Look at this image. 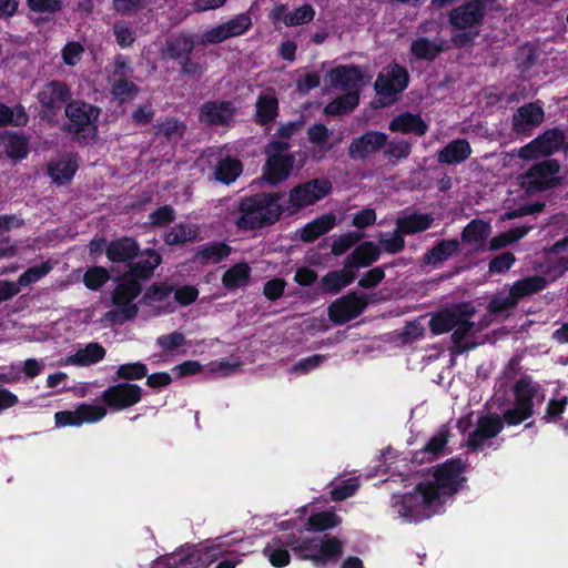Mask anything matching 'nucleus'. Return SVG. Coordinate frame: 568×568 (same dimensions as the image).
I'll return each instance as SVG.
<instances>
[{
    "mask_svg": "<svg viewBox=\"0 0 568 568\" xmlns=\"http://www.w3.org/2000/svg\"><path fill=\"white\" fill-rule=\"evenodd\" d=\"M465 462L459 457L447 459L434 468L433 481L418 483L410 493L393 495L392 507L399 517L409 523L429 519L456 495L466 483L463 476Z\"/></svg>",
    "mask_w": 568,
    "mask_h": 568,
    "instance_id": "1",
    "label": "nucleus"
},
{
    "mask_svg": "<svg viewBox=\"0 0 568 568\" xmlns=\"http://www.w3.org/2000/svg\"><path fill=\"white\" fill-rule=\"evenodd\" d=\"M540 385L530 377L524 376L513 386V406L505 409L503 415L497 413L483 415L477 420V427L467 438V447L471 452H479L487 439L496 437L504 426H518L535 414L534 399L538 396Z\"/></svg>",
    "mask_w": 568,
    "mask_h": 568,
    "instance_id": "2",
    "label": "nucleus"
},
{
    "mask_svg": "<svg viewBox=\"0 0 568 568\" xmlns=\"http://www.w3.org/2000/svg\"><path fill=\"white\" fill-rule=\"evenodd\" d=\"M284 192H260L244 196L239 203L235 225L243 231H258L276 224L285 212L281 203Z\"/></svg>",
    "mask_w": 568,
    "mask_h": 568,
    "instance_id": "3",
    "label": "nucleus"
},
{
    "mask_svg": "<svg viewBox=\"0 0 568 568\" xmlns=\"http://www.w3.org/2000/svg\"><path fill=\"white\" fill-rule=\"evenodd\" d=\"M296 558L311 560L317 568L327 564H337L343 556V542L339 538L329 534L321 537H298L295 534L287 535V544Z\"/></svg>",
    "mask_w": 568,
    "mask_h": 568,
    "instance_id": "4",
    "label": "nucleus"
},
{
    "mask_svg": "<svg viewBox=\"0 0 568 568\" xmlns=\"http://www.w3.org/2000/svg\"><path fill=\"white\" fill-rule=\"evenodd\" d=\"M100 108L83 100H73L64 106L68 119L62 131L70 134L79 144H89L98 136V119Z\"/></svg>",
    "mask_w": 568,
    "mask_h": 568,
    "instance_id": "5",
    "label": "nucleus"
},
{
    "mask_svg": "<svg viewBox=\"0 0 568 568\" xmlns=\"http://www.w3.org/2000/svg\"><path fill=\"white\" fill-rule=\"evenodd\" d=\"M332 190V182L325 178H316L300 183L290 190L285 212L295 214L307 206L314 205L331 194Z\"/></svg>",
    "mask_w": 568,
    "mask_h": 568,
    "instance_id": "6",
    "label": "nucleus"
},
{
    "mask_svg": "<svg viewBox=\"0 0 568 568\" xmlns=\"http://www.w3.org/2000/svg\"><path fill=\"white\" fill-rule=\"evenodd\" d=\"M409 79L405 67L390 62L377 74L374 90L378 97L388 99V103H392L408 88Z\"/></svg>",
    "mask_w": 568,
    "mask_h": 568,
    "instance_id": "7",
    "label": "nucleus"
},
{
    "mask_svg": "<svg viewBox=\"0 0 568 568\" xmlns=\"http://www.w3.org/2000/svg\"><path fill=\"white\" fill-rule=\"evenodd\" d=\"M143 389L133 383L115 382L101 393V402L105 409L120 412L130 408L141 402Z\"/></svg>",
    "mask_w": 568,
    "mask_h": 568,
    "instance_id": "8",
    "label": "nucleus"
},
{
    "mask_svg": "<svg viewBox=\"0 0 568 568\" xmlns=\"http://www.w3.org/2000/svg\"><path fill=\"white\" fill-rule=\"evenodd\" d=\"M367 306L368 300L365 294L349 291L329 304L328 318L335 325H344L362 315Z\"/></svg>",
    "mask_w": 568,
    "mask_h": 568,
    "instance_id": "9",
    "label": "nucleus"
},
{
    "mask_svg": "<svg viewBox=\"0 0 568 568\" xmlns=\"http://www.w3.org/2000/svg\"><path fill=\"white\" fill-rule=\"evenodd\" d=\"M559 171L560 163L555 159H546L531 165L526 172L527 189L542 192L560 185L561 178L555 176Z\"/></svg>",
    "mask_w": 568,
    "mask_h": 568,
    "instance_id": "10",
    "label": "nucleus"
},
{
    "mask_svg": "<svg viewBox=\"0 0 568 568\" xmlns=\"http://www.w3.org/2000/svg\"><path fill=\"white\" fill-rule=\"evenodd\" d=\"M224 554L221 545H186L178 552V567L206 568Z\"/></svg>",
    "mask_w": 568,
    "mask_h": 568,
    "instance_id": "11",
    "label": "nucleus"
},
{
    "mask_svg": "<svg viewBox=\"0 0 568 568\" xmlns=\"http://www.w3.org/2000/svg\"><path fill=\"white\" fill-rule=\"evenodd\" d=\"M224 554L221 545H186L178 552V567L206 568Z\"/></svg>",
    "mask_w": 568,
    "mask_h": 568,
    "instance_id": "12",
    "label": "nucleus"
},
{
    "mask_svg": "<svg viewBox=\"0 0 568 568\" xmlns=\"http://www.w3.org/2000/svg\"><path fill=\"white\" fill-rule=\"evenodd\" d=\"M565 134L558 129H548L526 145L521 146L518 155L524 160H534L539 156H550L560 150Z\"/></svg>",
    "mask_w": 568,
    "mask_h": 568,
    "instance_id": "13",
    "label": "nucleus"
},
{
    "mask_svg": "<svg viewBox=\"0 0 568 568\" xmlns=\"http://www.w3.org/2000/svg\"><path fill=\"white\" fill-rule=\"evenodd\" d=\"M487 14V6L483 0H469L448 13V22L456 30L480 27Z\"/></svg>",
    "mask_w": 568,
    "mask_h": 568,
    "instance_id": "14",
    "label": "nucleus"
},
{
    "mask_svg": "<svg viewBox=\"0 0 568 568\" xmlns=\"http://www.w3.org/2000/svg\"><path fill=\"white\" fill-rule=\"evenodd\" d=\"M387 144V134L381 131L368 130L361 136L354 138L348 145L349 159L366 161L372 154L383 150Z\"/></svg>",
    "mask_w": 568,
    "mask_h": 568,
    "instance_id": "15",
    "label": "nucleus"
},
{
    "mask_svg": "<svg viewBox=\"0 0 568 568\" xmlns=\"http://www.w3.org/2000/svg\"><path fill=\"white\" fill-rule=\"evenodd\" d=\"M106 415L101 405L80 404L75 410H59L54 414L55 427L81 426L83 423H95Z\"/></svg>",
    "mask_w": 568,
    "mask_h": 568,
    "instance_id": "16",
    "label": "nucleus"
},
{
    "mask_svg": "<svg viewBox=\"0 0 568 568\" xmlns=\"http://www.w3.org/2000/svg\"><path fill=\"white\" fill-rule=\"evenodd\" d=\"M71 89L62 80L47 82L37 93V100L41 108L53 113L71 102Z\"/></svg>",
    "mask_w": 568,
    "mask_h": 568,
    "instance_id": "17",
    "label": "nucleus"
},
{
    "mask_svg": "<svg viewBox=\"0 0 568 568\" xmlns=\"http://www.w3.org/2000/svg\"><path fill=\"white\" fill-rule=\"evenodd\" d=\"M474 313V307L464 302L454 307L442 308L430 317L429 329L434 335L448 333L459 323V317L473 316Z\"/></svg>",
    "mask_w": 568,
    "mask_h": 568,
    "instance_id": "18",
    "label": "nucleus"
},
{
    "mask_svg": "<svg viewBox=\"0 0 568 568\" xmlns=\"http://www.w3.org/2000/svg\"><path fill=\"white\" fill-rule=\"evenodd\" d=\"M236 108L232 101H206L200 108L199 120L212 126H225L233 122Z\"/></svg>",
    "mask_w": 568,
    "mask_h": 568,
    "instance_id": "19",
    "label": "nucleus"
},
{
    "mask_svg": "<svg viewBox=\"0 0 568 568\" xmlns=\"http://www.w3.org/2000/svg\"><path fill=\"white\" fill-rule=\"evenodd\" d=\"M295 161L294 153H287L286 156H266L262 166V179L272 186L281 184L292 174Z\"/></svg>",
    "mask_w": 568,
    "mask_h": 568,
    "instance_id": "20",
    "label": "nucleus"
},
{
    "mask_svg": "<svg viewBox=\"0 0 568 568\" xmlns=\"http://www.w3.org/2000/svg\"><path fill=\"white\" fill-rule=\"evenodd\" d=\"M545 120L544 109L536 102L526 103L517 109L511 119L513 131L530 135L531 131Z\"/></svg>",
    "mask_w": 568,
    "mask_h": 568,
    "instance_id": "21",
    "label": "nucleus"
},
{
    "mask_svg": "<svg viewBox=\"0 0 568 568\" xmlns=\"http://www.w3.org/2000/svg\"><path fill=\"white\" fill-rule=\"evenodd\" d=\"M328 78L331 85L343 91H358L364 81V73L361 65L341 64L329 70Z\"/></svg>",
    "mask_w": 568,
    "mask_h": 568,
    "instance_id": "22",
    "label": "nucleus"
},
{
    "mask_svg": "<svg viewBox=\"0 0 568 568\" xmlns=\"http://www.w3.org/2000/svg\"><path fill=\"white\" fill-rule=\"evenodd\" d=\"M449 437V427L447 425H442L437 433L428 439L423 448L413 453L412 463L422 465L437 459L444 453Z\"/></svg>",
    "mask_w": 568,
    "mask_h": 568,
    "instance_id": "23",
    "label": "nucleus"
},
{
    "mask_svg": "<svg viewBox=\"0 0 568 568\" xmlns=\"http://www.w3.org/2000/svg\"><path fill=\"white\" fill-rule=\"evenodd\" d=\"M381 256V248L372 241H366L358 244L343 261V265L353 272H358L361 268L369 267L378 261Z\"/></svg>",
    "mask_w": 568,
    "mask_h": 568,
    "instance_id": "24",
    "label": "nucleus"
},
{
    "mask_svg": "<svg viewBox=\"0 0 568 568\" xmlns=\"http://www.w3.org/2000/svg\"><path fill=\"white\" fill-rule=\"evenodd\" d=\"M140 245L133 237L122 236L112 240L105 248V255L113 263H131L139 256Z\"/></svg>",
    "mask_w": 568,
    "mask_h": 568,
    "instance_id": "25",
    "label": "nucleus"
},
{
    "mask_svg": "<svg viewBox=\"0 0 568 568\" xmlns=\"http://www.w3.org/2000/svg\"><path fill=\"white\" fill-rule=\"evenodd\" d=\"M357 277V273L343 265L341 270L327 272L320 281L318 292L322 294L337 295L349 286Z\"/></svg>",
    "mask_w": 568,
    "mask_h": 568,
    "instance_id": "26",
    "label": "nucleus"
},
{
    "mask_svg": "<svg viewBox=\"0 0 568 568\" xmlns=\"http://www.w3.org/2000/svg\"><path fill=\"white\" fill-rule=\"evenodd\" d=\"M428 128V124L420 114L408 111L394 116L388 125V129L392 132L414 134L416 136H424L427 133Z\"/></svg>",
    "mask_w": 568,
    "mask_h": 568,
    "instance_id": "27",
    "label": "nucleus"
},
{
    "mask_svg": "<svg viewBox=\"0 0 568 568\" xmlns=\"http://www.w3.org/2000/svg\"><path fill=\"white\" fill-rule=\"evenodd\" d=\"M79 169L78 161L71 154H65L59 160L47 164V174L57 185L70 183Z\"/></svg>",
    "mask_w": 568,
    "mask_h": 568,
    "instance_id": "28",
    "label": "nucleus"
},
{
    "mask_svg": "<svg viewBox=\"0 0 568 568\" xmlns=\"http://www.w3.org/2000/svg\"><path fill=\"white\" fill-rule=\"evenodd\" d=\"M138 258L128 264V273L139 281L152 277L155 268L162 263V256L154 248L140 252Z\"/></svg>",
    "mask_w": 568,
    "mask_h": 568,
    "instance_id": "29",
    "label": "nucleus"
},
{
    "mask_svg": "<svg viewBox=\"0 0 568 568\" xmlns=\"http://www.w3.org/2000/svg\"><path fill=\"white\" fill-rule=\"evenodd\" d=\"M233 248L227 243L222 241H213L200 245L194 252L193 261L202 265L219 264L227 258Z\"/></svg>",
    "mask_w": 568,
    "mask_h": 568,
    "instance_id": "30",
    "label": "nucleus"
},
{
    "mask_svg": "<svg viewBox=\"0 0 568 568\" xmlns=\"http://www.w3.org/2000/svg\"><path fill=\"white\" fill-rule=\"evenodd\" d=\"M142 292V284L128 272L119 276L116 286L112 293L114 305L128 304L135 300Z\"/></svg>",
    "mask_w": 568,
    "mask_h": 568,
    "instance_id": "31",
    "label": "nucleus"
},
{
    "mask_svg": "<svg viewBox=\"0 0 568 568\" xmlns=\"http://www.w3.org/2000/svg\"><path fill=\"white\" fill-rule=\"evenodd\" d=\"M471 154V148L466 139H457L447 143L437 154L442 164L456 165L467 160Z\"/></svg>",
    "mask_w": 568,
    "mask_h": 568,
    "instance_id": "32",
    "label": "nucleus"
},
{
    "mask_svg": "<svg viewBox=\"0 0 568 568\" xmlns=\"http://www.w3.org/2000/svg\"><path fill=\"white\" fill-rule=\"evenodd\" d=\"M278 115V101L274 93H262L255 103L254 122L265 126L275 121Z\"/></svg>",
    "mask_w": 568,
    "mask_h": 568,
    "instance_id": "33",
    "label": "nucleus"
},
{
    "mask_svg": "<svg viewBox=\"0 0 568 568\" xmlns=\"http://www.w3.org/2000/svg\"><path fill=\"white\" fill-rule=\"evenodd\" d=\"M195 49L194 36L180 32L165 42V54L171 60H183Z\"/></svg>",
    "mask_w": 568,
    "mask_h": 568,
    "instance_id": "34",
    "label": "nucleus"
},
{
    "mask_svg": "<svg viewBox=\"0 0 568 568\" xmlns=\"http://www.w3.org/2000/svg\"><path fill=\"white\" fill-rule=\"evenodd\" d=\"M460 243L457 239L442 240L429 248L423 256L426 264L438 266L459 252Z\"/></svg>",
    "mask_w": 568,
    "mask_h": 568,
    "instance_id": "35",
    "label": "nucleus"
},
{
    "mask_svg": "<svg viewBox=\"0 0 568 568\" xmlns=\"http://www.w3.org/2000/svg\"><path fill=\"white\" fill-rule=\"evenodd\" d=\"M336 217L332 213L323 214L315 220L308 222L301 231L300 239L304 243H312L322 235L334 229Z\"/></svg>",
    "mask_w": 568,
    "mask_h": 568,
    "instance_id": "36",
    "label": "nucleus"
},
{
    "mask_svg": "<svg viewBox=\"0 0 568 568\" xmlns=\"http://www.w3.org/2000/svg\"><path fill=\"white\" fill-rule=\"evenodd\" d=\"M105 348L95 342H91L85 345L84 348L79 349L73 355H70L65 359L67 365L74 366H91L101 362L105 357Z\"/></svg>",
    "mask_w": 568,
    "mask_h": 568,
    "instance_id": "37",
    "label": "nucleus"
},
{
    "mask_svg": "<svg viewBox=\"0 0 568 568\" xmlns=\"http://www.w3.org/2000/svg\"><path fill=\"white\" fill-rule=\"evenodd\" d=\"M287 544V535L283 537H274L264 548L263 554L267 557L270 564L275 568L286 567L291 561L290 546Z\"/></svg>",
    "mask_w": 568,
    "mask_h": 568,
    "instance_id": "38",
    "label": "nucleus"
},
{
    "mask_svg": "<svg viewBox=\"0 0 568 568\" xmlns=\"http://www.w3.org/2000/svg\"><path fill=\"white\" fill-rule=\"evenodd\" d=\"M434 217L428 213H413L406 216L398 217L396 226L404 235H412L424 232L432 227Z\"/></svg>",
    "mask_w": 568,
    "mask_h": 568,
    "instance_id": "39",
    "label": "nucleus"
},
{
    "mask_svg": "<svg viewBox=\"0 0 568 568\" xmlns=\"http://www.w3.org/2000/svg\"><path fill=\"white\" fill-rule=\"evenodd\" d=\"M242 172V162L236 158L226 155L217 161L214 170V176L216 181L225 185H230L236 181Z\"/></svg>",
    "mask_w": 568,
    "mask_h": 568,
    "instance_id": "40",
    "label": "nucleus"
},
{
    "mask_svg": "<svg viewBox=\"0 0 568 568\" xmlns=\"http://www.w3.org/2000/svg\"><path fill=\"white\" fill-rule=\"evenodd\" d=\"M27 7L30 12L39 14L34 23L41 26L61 12L64 2L63 0H27Z\"/></svg>",
    "mask_w": 568,
    "mask_h": 568,
    "instance_id": "41",
    "label": "nucleus"
},
{
    "mask_svg": "<svg viewBox=\"0 0 568 568\" xmlns=\"http://www.w3.org/2000/svg\"><path fill=\"white\" fill-rule=\"evenodd\" d=\"M251 266L247 263H236L223 274L222 285L229 291L244 287L251 280Z\"/></svg>",
    "mask_w": 568,
    "mask_h": 568,
    "instance_id": "42",
    "label": "nucleus"
},
{
    "mask_svg": "<svg viewBox=\"0 0 568 568\" xmlns=\"http://www.w3.org/2000/svg\"><path fill=\"white\" fill-rule=\"evenodd\" d=\"M443 51V40L432 41L427 37H419L410 43V53L418 60L434 61Z\"/></svg>",
    "mask_w": 568,
    "mask_h": 568,
    "instance_id": "43",
    "label": "nucleus"
},
{
    "mask_svg": "<svg viewBox=\"0 0 568 568\" xmlns=\"http://www.w3.org/2000/svg\"><path fill=\"white\" fill-rule=\"evenodd\" d=\"M547 286V280L540 275H531L516 281L509 292L518 303L521 298L539 293Z\"/></svg>",
    "mask_w": 568,
    "mask_h": 568,
    "instance_id": "44",
    "label": "nucleus"
},
{
    "mask_svg": "<svg viewBox=\"0 0 568 568\" xmlns=\"http://www.w3.org/2000/svg\"><path fill=\"white\" fill-rule=\"evenodd\" d=\"M200 229L195 224L179 223L171 227L164 235L165 244L184 245L199 239Z\"/></svg>",
    "mask_w": 568,
    "mask_h": 568,
    "instance_id": "45",
    "label": "nucleus"
},
{
    "mask_svg": "<svg viewBox=\"0 0 568 568\" xmlns=\"http://www.w3.org/2000/svg\"><path fill=\"white\" fill-rule=\"evenodd\" d=\"M342 517L333 510H323L312 514L305 524V529L313 532H323L338 527Z\"/></svg>",
    "mask_w": 568,
    "mask_h": 568,
    "instance_id": "46",
    "label": "nucleus"
},
{
    "mask_svg": "<svg viewBox=\"0 0 568 568\" xmlns=\"http://www.w3.org/2000/svg\"><path fill=\"white\" fill-rule=\"evenodd\" d=\"M30 121V116L26 108L21 103L9 106L0 102V128L6 126H26Z\"/></svg>",
    "mask_w": 568,
    "mask_h": 568,
    "instance_id": "47",
    "label": "nucleus"
},
{
    "mask_svg": "<svg viewBox=\"0 0 568 568\" xmlns=\"http://www.w3.org/2000/svg\"><path fill=\"white\" fill-rule=\"evenodd\" d=\"M359 104L358 91H348L328 102L324 108L326 115H342L352 112Z\"/></svg>",
    "mask_w": 568,
    "mask_h": 568,
    "instance_id": "48",
    "label": "nucleus"
},
{
    "mask_svg": "<svg viewBox=\"0 0 568 568\" xmlns=\"http://www.w3.org/2000/svg\"><path fill=\"white\" fill-rule=\"evenodd\" d=\"M7 156L14 161H22L29 155V136L22 132H9L4 144Z\"/></svg>",
    "mask_w": 568,
    "mask_h": 568,
    "instance_id": "49",
    "label": "nucleus"
},
{
    "mask_svg": "<svg viewBox=\"0 0 568 568\" xmlns=\"http://www.w3.org/2000/svg\"><path fill=\"white\" fill-rule=\"evenodd\" d=\"M491 233L489 222L480 219L471 220L462 232V241L466 244H474L486 241Z\"/></svg>",
    "mask_w": 568,
    "mask_h": 568,
    "instance_id": "50",
    "label": "nucleus"
},
{
    "mask_svg": "<svg viewBox=\"0 0 568 568\" xmlns=\"http://www.w3.org/2000/svg\"><path fill=\"white\" fill-rule=\"evenodd\" d=\"M148 366L142 362H131L121 364L115 371L113 382L122 381L130 383L131 381H139L148 376Z\"/></svg>",
    "mask_w": 568,
    "mask_h": 568,
    "instance_id": "51",
    "label": "nucleus"
},
{
    "mask_svg": "<svg viewBox=\"0 0 568 568\" xmlns=\"http://www.w3.org/2000/svg\"><path fill=\"white\" fill-rule=\"evenodd\" d=\"M185 129V124L176 118H168L165 121L154 125V135L163 136L168 142H176L182 139Z\"/></svg>",
    "mask_w": 568,
    "mask_h": 568,
    "instance_id": "52",
    "label": "nucleus"
},
{
    "mask_svg": "<svg viewBox=\"0 0 568 568\" xmlns=\"http://www.w3.org/2000/svg\"><path fill=\"white\" fill-rule=\"evenodd\" d=\"M470 316L459 317V323L453 328L452 342L454 343V353L463 354L469 349V346L462 344V342L471 333L474 329V322L469 321Z\"/></svg>",
    "mask_w": 568,
    "mask_h": 568,
    "instance_id": "53",
    "label": "nucleus"
},
{
    "mask_svg": "<svg viewBox=\"0 0 568 568\" xmlns=\"http://www.w3.org/2000/svg\"><path fill=\"white\" fill-rule=\"evenodd\" d=\"M363 237L364 233L362 232H346L332 242L331 252L335 256H341L355 246Z\"/></svg>",
    "mask_w": 568,
    "mask_h": 568,
    "instance_id": "54",
    "label": "nucleus"
},
{
    "mask_svg": "<svg viewBox=\"0 0 568 568\" xmlns=\"http://www.w3.org/2000/svg\"><path fill=\"white\" fill-rule=\"evenodd\" d=\"M332 489L329 490L331 499L334 501L345 500L356 494L359 488L357 478H347L342 480L341 484L334 485L331 483Z\"/></svg>",
    "mask_w": 568,
    "mask_h": 568,
    "instance_id": "55",
    "label": "nucleus"
},
{
    "mask_svg": "<svg viewBox=\"0 0 568 568\" xmlns=\"http://www.w3.org/2000/svg\"><path fill=\"white\" fill-rule=\"evenodd\" d=\"M52 270V265L49 261L42 262L39 265L31 266L27 268L18 278V287L28 286L38 282L40 278L45 276Z\"/></svg>",
    "mask_w": 568,
    "mask_h": 568,
    "instance_id": "56",
    "label": "nucleus"
},
{
    "mask_svg": "<svg viewBox=\"0 0 568 568\" xmlns=\"http://www.w3.org/2000/svg\"><path fill=\"white\" fill-rule=\"evenodd\" d=\"M139 91V87L126 78H119L111 88L112 95L121 103L138 95Z\"/></svg>",
    "mask_w": 568,
    "mask_h": 568,
    "instance_id": "57",
    "label": "nucleus"
},
{
    "mask_svg": "<svg viewBox=\"0 0 568 568\" xmlns=\"http://www.w3.org/2000/svg\"><path fill=\"white\" fill-rule=\"evenodd\" d=\"M229 38L243 36L252 27V19L247 12L240 13L223 23Z\"/></svg>",
    "mask_w": 568,
    "mask_h": 568,
    "instance_id": "58",
    "label": "nucleus"
},
{
    "mask_svg": "<svg viewBox=\"0 0 568 568\" xmlns=\"http://www.w3.org/2000/svg\"><path fill=\"white\" fill-rule=\"evenodd\" d=\"M110 278L109 272L102 266H93L83 275L84 285L91 291H98Z\"/></svg>",
    "mask_w": 568,
    "mask_h": 568,
    "instance_id": "59",
    "label": "nucleus"
},
{
    "mask_svg": "<svg viewBox=\"0 0 568 568\" xmlns=\"http://www.w3.org/2000/svg\"><path fill=\"white\" fill-rule=\"evenodd\" d=\"M315 17V10L311 4H304L294 12L285 16L284 24L286 27H296L311 22Z\"/></svg>",
    "mask_w": 568,
    "mask_h": 568,
    "instance_id": "60",
    "label": "nucleus"
},
{
    "mask_svg": "<svg viewBox=\"0 0 568 568\" xmlns=\"http://www.w3.org/2000/svg\"><path fill=\"white\" fill-rule=\"evenodd\" d=\"M568 405L566 396L560 398H551L547 403L545 415L541 417L544 423H557L565 413Z\"/></svg>",
    "mask_w": 568,
    "mask_h": 568,
    "instance_id": "61",
    "label": "nucleus"
},
{
    "mask_svg": "<svg viewBox=\"0 0 568 568\" xmlns=\"http://www.w3.org/2000/svg\"><path fill=\"white\" fill-rule=\"evenodd\" d=\"M113 33L116 43L121 48H129L135 42V33L128 22H115L113 24Z\"/></svg>",
    "mask_w": 568,
    "mask_h": 568,
    "instance_id": "62",
    "label": "nucleus"
},
{
    "mask_svg": "<svg viewBox=\"0 0 568 568\" xmlns=\"http://www.w3.org/2000/svg\"><path fill=\"white\" fill-rule=\"evenodd\" d=\"M517 305L518 304L510 292L508 295L497 294L494 295L488 302L487 311L490 314H500L510 308H515Z\"/></svg>",
    "mask_w": 568,
    "mask_h": 568,
    "instance_id": "63",
    "label": "nucleus"
},
{
    "mask_svg": "<svg viewBox=\"0 0 568 568\" xmlns=\"http://www.w3.org/2000/svg\"><path fill=\"white\" fill-rule=\"evenodd\" d=\"M150 223L153 226L163 227L175 220V211L169 205H162L149 214Z\"/></svg>",
    "mask_w": 568,
    "mask_h": 568,
    "instance_id": "64",
    "label": "nucleus"
}]
</instances>
